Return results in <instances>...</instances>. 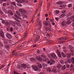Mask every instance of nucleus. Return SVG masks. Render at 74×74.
Wrapping results in <instances>:
<instances>
[{
	"label": "nucleus",
	"instance_id": "09e8293b",
	"mask_svg": "<svg viewBox=\"0 0 74 74\" xmlns=\"http://www.w3.org/2000/svg\"><path fill=\"white\" fill-rule=\"evenodd\" d=\"M64 39L65 40H67L68 39V37H66L64 38Z\"/></svg>",
	"mask_w": 74,
	"mask_h": 74
},
{
	"label": "nucleus",
	"instance_id": "4468645a",
	"mask_svg": "<svg viewBox=\"0 0 74 74\" xmlns=\"http://www.w3.org/2000/svg\"><path fill=\"white\" fill-rule=\"evenodd\" d=\"M62 67V65L61 64H58L57 65V68H58L59 69V68H60Z\"/></svg>",
	"mask_w": 74,
	"mask_h": 74
},
{
	"label": "nucleus",
	"instance_id": "ea45409f",
	"mask_svg": "<svg viewBox=\"0 0 74 74\" xmlns=\"http://www.w3.org/2000/svg\"><path fill=\"white\" fill-rule=\"evenodd\" d=\"M67 62L69 63H70V59H68L67 60Z\"/></svg>",
	"mask_w": 74,
	"mask_h": 74
},
{
	"label": "nucleus",
	"instance_id": "a19ab883",
	"mask_svg": "<svg viewBox=\"0 0 74 74\" xmlns=\"http://www.w3.org/2000/svg\"><path fill=\"white\" fill-rule=\"evenodd\" d=\"M42 60V59L41 58H39V59L38 60L39 62H41Z\"/></svg>",
	"mask_w": 74,
	"mask_h": 74
},
{
	"label": "nucleus",
	"instance_id": "8fccbe9b",
	"mask_svg": "<svg viewBox=\"0 0 74 74\" xmlns=\"http://www.w3.org/2000/svg\"><path fill=\"white\" fill-rule=\"evenodd\" d=\"M30 42V41H26V42L25 43V44L26 43H27L28 44H29Z\"/></svg>",
	"mask_w": 74,
	"mask_h": 74
},
{
	"label": "nucleus",
	"instance_id": "9d476101",
	"mask_svg": "<svg viewBox=\"0 0 74 74\" xmlns=\"http://www.w3.org/2000/svg\"><path fill=\"white\" fill-rule=\"evenodd\" d=\"M9 5H10V4L8 3H3V6L4 7H6V6Z\"/></svg>",
	"mask_w": 74,
	"mask_h": 74
},
{
	"label": "nucleus",
	"instance_id": "13d9d810",
	"mask_svg": "<svg viewBox=\"0 0 74 74\" xmlns=\"http://www.w3.org/2000/svg\"><path fill=\"white\" fill-rule=\"evenodd\" d=\"M55 18L56 21H58L59 19V18Z\"/></svg>",
	"mask_w": 74,
	"mask_h": 74
},
{
	"label": "nucleus",
	"instance_id": "6e6d98bb",
	"mask_svg": "<svg viewBox=\"0 0 74 74\" xmlns=\"http://www.w3.org/2000/svg\"><path fill=\"white\" fill-rule=\"evenodd\" d=\"M2 23H5V21L4 20H2Z\"/></svg>",
	"mask_w": 74,
	"mask_h": 74
},
{
	"label": "nucleus",
	"instance_id": "2f4dec72",
	"mask_svg": "<svg viewBox=\"0 0 74 74\" xmlns=\"http://www.w3.org/2000/svg\"><path fill=\"white\" fill-rule=\"evenodd\" d=\"M42 66L43 67H47V64H45L44 63L43 64H42Z\"/></svg>",
	"mask_w": 74,
	"mask_h": 74
},
{
	"label": "nucleus",
	"instance_id": "423d86ee",
	"mask_svg": "<svg viewBox=\"0 0 74 74\" xmlns=\"http://www.w3.org/2000/svg\"><path fill=\"white\" fill-rule=\"evenodd\" d=\"M0 35L2 38H4V35L3 32V31H0Z\"/></svg>",
	"mask_w": 74,
	"mask_h": 74
},
{
	"label": "nucleus",
	"instance_id": "f8f14e48",
	"mask_svg": "<svg viewBox=\"0 0 74 74\" xmlns=\"http://www.w3.org/2000/svg\"><path fill=\"white\" fill-rule=\"evenodd\" d=\"M67 24L65 22L63 21L62 22V25L63 26H65Z\"/></svg>",
	"mask_w": 74,
	"mask_h": 74
},
{
	"label": "nucleus",
	"instance_id": "cd10ccee",
	"mask_svg": "<svg viewBox=\"0 0 74 74\" xmlns=\"http://www.w3.org/2000/svg\"><path fill=\"white\" fill-rule=\"evenodd\" d=\"M64 16H65V14H63L60 16V18H63Z\"/></svg>",
	"mask_w": 74,
	"mask_h": 74
},
{
	"label": "nucleus",
	"instance_id": "a18cd8bd",
	"mask_svg": "<svg viewBox=\"0 0 74 74\" xmlns=\"http://www.w3.org/2000/svg\"><path fill=\"white\" fill-rule=\"evenodd\" d=\"M66 65V67H67V68H69L70 67V65L67 64Z\"/></svg>",
	"mask_w": 74,
	"mask_h": 74
},
{
	"label": "nucleus",
	"instance_id": "4be33fe9",
	"mask_svg": "<svg viewBox=\"0 0 74 74\" xmlns=\"http://www.w3.org/2000/svg\"><path fill=\"white\" fill-rule=\"evenodd\" d=\"M44 25H45L46 26H48V22L46 21L44 23Z\"/></svg>",
	"mask_w": 74,
	"mask_h": 74
},
{
	"label": "nucleus",
	"instance_id": "4c0bfd02",
	"mask_svg": "<svg viewBox=\"0 0 74 74\" xmlns=\"http://www.w3.org/2000/svg\"><path fill=\"white\" fill-rule=\"evenodd\" d=\"M46 36L47 37H48V38H49V37H50V35H49V34H46Z\"/></svg>",
	"mask_w": 74,
	"mask_h": 74
},
{
	"label": "nucleus",
	"instance_id": "39448f33",
	"mask_svg": "<svg viewBox=\"0 0 74 74\" xmlns=\"http://www.w3.org/2000/svg\"><path fill=\"white\" fill-rule=\"evenodd\" d=\"M32 69L34 70L35 71H38V68L36 66H34L32 67Z\"/></svg>",
	"mask_w": 74,
	"mask_h": 74
},
{
	"label": "nucleus",
	"instance_id": "9b49d317",
	"mask_svg": "<svg viewBox=\"0 0 74 74\" xmlns=\"http://www.w3.org/2000/svg\"><path fill=\"white\" fill-rule=\"evenodd\" d=\"M21 67L24 69H26V65L24 64H21Z\"/></svg>",
	"mask_w": 74,
	"mask_h": 74
},
{
	"label": "nucleus",
	"instance_id": "a211bd4d",
	"mask_svg": "<svg viewBox=\"0 0 74 74\" xmlns=\"http://www.w3.org/2000/svg\"><path fill=\"white\" fill-rule=\"evenodd\" d=\"M71 59H72V60H71V62H72L73 64H74V58H71Z\"/></svg>",
	"mask_w": 74,
	"mask_h": 74
},
{
	"label": "nucleus",
	"instance_id": "6ab92c4d",
	"mask_svg": "<svg viewBox=\"0 0 74 74\" xmlns=\"http://www.w3.org/2000/svg\"><path fill=\"white\" fill-rule=\"evenodd\" d=\"M7 37L9 39H11L12 38V36L10 35H7Z\"/></svg>",
	"mask_w": 74,
	"mask_h": 74
},
{
	"label": "nucleus",
	"instance_id": "aec40b11",
	"mask_svg": "<svg viewBox=\"0 0 74 74\" xmlns=\"http://www.w3.org/2000/svg\"><path fill=\"white\" fill-rule=\"evenodd\" d=\"M38 66H39V68H42V65L40 64V63H38Z\"/></svg>",
	"mask_w": 74,
	"mask_h": 74
},
{
	"label": "nucleus",
	"instance_id": "c85d7f7f",
	"mask_svg": "<svg viewBox=\"0 0 74 74\" xmlns=\"http://www.w3.org/2000/svg\"><path fill=\"white\" fill-rule=\"evenodd\" d=\"M56 14H58L59 13V11L58 10H56L55 11Z\"/></svg>",
	"mask_w": 74,
	"mask_h": 74
},
{
	"label": "nucleus",
	"instance_id": "6e6552de",
	"mask_svg": "<svg viewBox=\"0 0 74 74\" xmlns=\"http://www.w3.org/2000/svg\"><path fill=\"white\" fill-rule=\"evenodd\" d=\"M37 21H38V22L39 25L41 27V26L42 25H41V21H40V20L39 19V18H37Z\"/></svg>",
	"mask_w": 74,
	"mask_h": 74
},
{
	"label": "nucleus",
	"instance_id": "0e129e2a",
	"mask_svg": "<svg viewBox=\"0 0 74 74\" xmlns=\"http://www.w3.org/2000/svg\"><path fill=\"white\" fill-rule=\"evenodd\" d=\"M67 15L68 16H70V15H71V13H69Z\"/></svg>",
	"mask_w": 74,
	"mask_h": 74
},
{
	"label": "nucleus",
	"instance_id": "c9c22d12",
	"mask_svg": "<svg viewBox=\"0 0 74 74\" xmlns=\"http://www.w3.org/2000/svg\"><path fill=\"white\" fill-rule=\"evenodd\" d=\"M60 62L61 64H63V63L64 62L63 61V60H60Z\"/></svg>",
	"mask_w": 74,
	"mask_h": 74
},
{
	"label": "nucleus",
	"instance_id": "1a4fd4ad",
	"mask_svg": "<svg viewBox=\"0 0 74 74\" xmlns=\"http://www.w3.org/2000/svg\"><path fill=\"white\" fill-rule=\"evenodd\" d=\"M64 2L62 1H61V2H58L56 3L57 4H58L59 5H60L61 4H64Z\"/></svg>",
	"mask_w": 74,
	"mask_h": 74
},
{
	"label": "nucleus",
	"instance_id": "774afa93",
	"mask_svg": "<svg viewBox=\"0 0 74 74\" xmlns=\"http://www.w3.org/2000/svg\"><path fill=\"white\" fill-rule=\"evenodd\" d=\"M8 42L9 43H10V44L12 43V41L11 40H9Z\"/></svg>",
	"mask_w": 74,
	"mask_h": 74
},
{
	"label": "nucleus",
	"instance_id": "e2e57ef3",
	"mask_svg": "<svg viewBox=\"0 0 74 74\" xmlns=\"http://www.w3.org/2000/svg\"><path fill=\"white\" fill-rule=\"evenodd\" d=\"M18 6H19V7H22V5L21 4H18Z\"/></svg>",
	"mask_w": 74,
	"mask_h": 74
},
{
	"label": "nucleus",
	"instance_id": "c756f323",
	"mask_svg": "<svg viewBox=\"0 0 74 74\" xmlns=\"http://www.w3.org/2000/svg\"><path fill=\"white\" fill-rule=\"evenodd\" d=\"M16 1L18 3H21V0H16Z\"/></svg>",
	"mask_w": 74,
	"mask_h": 74
},
{
	"label": "nucleus",
	"instance_id": "4d7b16f0",
	"mask_svg": "<svg viewBox=\"0 0 74 74\" xmlns=\"http://www.w3.org/2000/svg\"><path fill=\"white\" fill-rule=\"evenodd\" d=\"M5 47H6V48H10V47L9 46L7 45L5 46Z\"/></svg>",
	"mask_w": 74,
	"mask_h": 74
},
{
	"label": "nucleus",
	"instance_id": "338daca9",
	"mask_svg": "<svg viewBox=\"0 0 74 74\" xmlns=\"http://www.w3.org/2000/svg\"><path fill=\"white\" fill-rule=\"evenodd\" d=\"M23 17H25V18H27V16L26 15H25L24 16H23Z\"/></svg>",
	"mask_w": 74,
	"mask_h": 74
},
{
	"label": "nucleus",
	"instance_id": "f03ea898",
	"mask_svg": "<svg viewBox=\"0 0 74 74\" xmlns=\"http://www.w3.org/2000/svg\"><path fill=\"white\" fill-rule=\"evenodd\" d=\"M19 11L22 15H24L25 13H26V11L22 9H19Z\"/></svg>",
	"mask_w": 74,
	"mask_h": 74
},
{
	"label": "nucleus",
	"instance_id": "20e7f679",
	"mask_svg": "<svg viewBox=\"0 0 74 74\" xmlns=\"http://www.w3.org/2000/svg\"><path fill=\"white\" fill-rule=\"evenodd\" d=\"M50 55L51 56V57H52V58H53V59H58L57 56H56V55H55V54L51 53L50 54Z\"/></svg>",
	"mask_w": 74,
	"mask_h": 74
},
{
	"label": "nucleus",
	"instance_id": "7ed1b4c3",
	"mask_svg": "<svg viewBox=\"0 0 74 74\" xmlns=\"http://www.w3.org/2000/svg\"><path fill=\"white\" fill-rule=\"evenodd\" d=\"M27 32H26L25 33H24L23 35V38L21 40L23 41V40H25L26 37H27Z\"/></svg>",
	"mask_w": 74,
	"mask_h": 74
},
{
	"label": "nucleus",
	"instance_id": "de8ad7c7",
	"mask_svg": "<svg viewBox=\"0 0 74 74\" xmlns=\"http://www.w3.org/2000/svg\"><path fill=\"white\" fill-rule=\"evenodd\" d=\"M58 55L60 58H61L62 57V56H61V54H60H60H58Z\"/></svg>",
	"mask_w": 74,
	"mask_h": 74
},
{
	"label": "nucleus",
	"instance_id": "dca6fc26",
	"mask_svg": "<svg viewBox=\"0 0 74 74\" xmlns=\"http://www.w3.org/2000/svg\"><path fill=\"white\" fill-rule=\"evenodd\" d=\"M67 58H68V59L70 58H71V55L70 54H67Z\"/></svg>",
	"mask_w": 74,
	"mask_h": 74
},
{
	"label": "nucleus",
	"instance_id": "79ce46f5",
	"mask_svg": "<svg viewBox=\"0 0 74 74\" xmlns=\"http://www.w3.org/2000/svg\"><path fill=\"white\" fill-rule=\"evenodd\" d=\"M64 52H67V49L64 48Z\"/></svg>",
	"mask_w": 74,
	"mask_h": 74
},
{
	"label": "nucleus",
	"instance_id": "72a5a7b5",
	"mask_svg": "<svg viewBox=\"0 0 74 74\" xmlns=\"http://www.w3.org/2000/svg\"><path fill=\"white\" fill-rule=\"evenodd\" d=\"M72 7V4H69L68 5V7L69 8H70V7Z\"/></svg>",
	"mask_w": 74,
	"mask_h": 74
},
{
	"label": "nucleus",
	"instance_id": "b1692460",
	"mask_svg": "<svg viewBox=\"0 0 74 74\" xmlns=\"http://www.w3.org/2000/svg\"><path fill=\"white\" fill-rule=\"evenodd\" d=\"M51 63H55V61L54 60L51 59Z\"/></svg>",
	"mask_w": 74,
	"mask_h": 74
},
{
	"label": "nucleus",
	"instance_id": "bf43d9fd",
	"mask_svg": "<svg viewBox=\"0 0 74 74\" xmlns=\"http://www.w3.org/2000/svg\"><path fill=\"white\" fill-rule=\"evenodd\" d=\"M44 60H48V58H44Z\"/></svg>",
	"mask_w": 74,
	"mask_h": 74
},
{
	"label": "nucleus",
	"instance_id": "5fc2aeb1",
	"mask_svg": "<svg viewBox=\"0 0 74 74\" xmlns=\"http://www.w3.org/2000/svg\"><path fill=\"white\" fill-rule=\"evenodd\" d=\"M10 15H13V13L12 12H11L10 13Z\"/></svg>",
	"mask_w": 74,
	"mask_h": 74
},
{
	"label": "nucleus",
	"instance_id": "2eb2a0df",
	"mask_svg": "<svg viewBox=\"0 0 74 74\" xmlns=\"http://www.w3.org/2000/svg\"><path fill=\"white\" fill-rule=\"evenodd\" d=\"M61 55L63 58H66V56L62 52H61Z\"/></svg>",
	"mask_w": 74,
	"mask_h": 74
},
{
	"label": "nucleus",
	"instance_id": "3c124183",
	"mask_svg": "<svg viewBox=\"0 0 74 74\" xmlns=\"http://www.w3.org/2000/svg\"><path fill=\"white\" fill-rule=\"evenodd\" d=\"M1 1H3V2H6L7 1V0H0Z\"/></svg>",
	"mask_w": 74,
	"mask_h": 74
},
{
	"label": "nucleus",
	"instance_id": "473e14b6",
	"mask_svg": "<svg viewBox=\"0 0 74 74\" xmlns=\"http://www.w3.org/2000/svg\"><path fill=\"white\" fill-rule=\"evenodd\" d=\"M34 18H35V16H34L32 19L31 20V22H32V23H33L34 22V21L33 20V19H34Z\"/></svg>",
	"mask_w": 74,
	"mask_h": 74
},
{
	"label": "nucleus",
	"instance_id": "a878e982",
	"mask_svg": "<svg viewBox=\"0 0 74 74\" xmlns=\"http://www.w3.org/2000/svg\"><path fill=\"white\" fill-rule=\"evenodd\" d=\"M16 14L18 15H19V16H21V15H20V14L19 12L16 11Z\"/></svg>",
	"mask_w": 74,
	"mask_h": 74
},
{
	"label": "nucleus",
	"instance_id": "bb28decb",
	"mask_svg": "<svg viewBox=\"0 0 74 74\" xmlns=\"http://www.w3.org/2000/svg\"><path fill=\"white\" fill-rule=\"evenodd\" d=\"M15 51V50H14V51H13L12 54L13 55H16L17 54L16 53L14 52Z\"/></svg>",
	"mask_w": 74,
	"mask_h": 74
},
{
	"label": "nucleus",
	"instance_id": "412c9836",
	"mask_svg": "<svg viewBox=\"0 0 74 74\" xmlns=\"http://www.w3.org/2000/svg\"><path fill=\"white\" fill-rule=\"evenodd\" d=\"M5 24L7 26H8V27H10V23L8 22H6L5 23Z\"/></svg>",
	"mask_w": 74,
	"mask_h": 74
},
{
	"label": "nucleus",
	"instance_id": "37998d69",
	"mask_svg": "<svg viewBox=\"0 0 74 74\" xmlns=\"http://www.w3.org/2000/svg\"><path fill=\"white\" fill-rule=\"evenodd\" d=\"M26 1V0H21V3H23V2H25Z\"/></svg>",
	"mask_w": 74,
	"mask_h": 74
},
{
	"label": "nucleus",
	"instance_id": "69168bd1",
	"mask_svg": "<svg viewBox=\"0 0 74 74\" xmlns=\"http://www.w3.org/2000/svg\"><path fill=\"white\" fill-rule=\"evenodd\" d=\"M53 19L50 20V21L51 22H53Z\"/></svg>",
	"mask_w": 74,
	"mask_h": 74
},
{
	"label": "nucleus",
	"instance_id": "393cba45",
	"mask_svg": "<svg viewBox=\"0 0 74 74\" xmlns=\"http://www.w3.org/2000/svg\"><path fill=\"white\" fill-rule=\"evenodd\" d=\"M14 16L15 17H16V18H18V19H21V18L20 17H19V16H18L17 15H16V14H15L14 15Z\"/></svg>",
	"mask_w": 74,
	"mask_h": 74
},
{
	"label": "nucleus",
	"instance_id": "c03bdc74",
	"mask_svg": "<svg viewBox=\"0 0 74 74\" xmlns=\"http://www.w3.org/2000/svg\"><path fill=\"white\" fill-rule=\"evenodd\" d=\"M66 69V68L65 67H64L63 66H62V69L63 70H65Z\"/></svg>",
	"mask_w": 74,
	"mask_h": 74
},
{
	"label": "nucleus",
	"instance_id": "603ef678",
	"mask_svg": "<svg viewBox=\"0 0 74 74\" xmlns=\"http://www.w3.org/2000/svg\"><path fill=\"white\" fill-rule=\"evenodd\" d=\"M10 31H11V32H12L13 31V29H12V27L10 28Z\"/></svg>",
	"mask_w": 74,
	"mask_h": 74
},
{
	"label": "nucleus",
	"instance_id": "58836bf2",
	"mask_svg": "<svg viewBox=\"0 0 74 74\" xmlns=\"http://www.w3.org/2000/svg\"><path fill=\"white\" fill-rule=\"evenodd\" d=\"M57 53L58 55V54L60 53V51L58 50H57Z\"/></svg>",
	"mask_w": 74,
	"mask_h": 74
},
{
	"label": "nucleus",
	"instance_id": "f704fd0d",
	"mask_svg": "<svg viewBox=\"0 0 74 74\" xmlns=\"http://www.w3.org/2000/svg\"><path fill=\"white\" fill-rule=\"evenodd\" d=\"M13 26L14 27L15 29H16V30H18V28L15 25H14Z\"/></svg>",
	"mask_w": 74,
	"mask_h": 74
},
{
	"label": "nucleus",
	"instance_id": "f3484780",
	"mask_svg": "<svg viewBox=\"0 0 74 74\" xmlns=\"http://www.w3.org/2000/svg\"><path fill=\"white\" fill-rule=\"evenodd\" d=\"M71 52H70V54L71 55L73 56L74 55V53H73V51H74V50H71Z\"/></svg>",
	"mask_w": 74,
	"mask_h": 74
},
{
	"label": "nucleus",
	"instance_id": "864d4df0",
	"mask_svg": "<svg viewBox=\"0 0 74 74\" xmlns=\"http://www.w3.org/2000/svg\"><path fill=\"white\" fill-rule=\"evenodd\" d=\"M72 17L73 19L72 21H74V15H73L72 16Z\"/></svg>",
	"mask_w": 74,
	"mask_h": 74
},
{
	"label": "nucleus",
	"instance_id": "49530a36",
	"mask_svg": "<svg viewBox=\"0 0 74 74\" xmlns=\"http://www.w3.org/2000/svg\"><path fill=\"white\" fill-rule=\"evenodd\" d=\"M36 59H37V60H38L40 58V57H39V56H37V57H36Z\"/></svg>",
	"mask_w": 74,
	"mask_h": 74
},
{
	"label": "nucleus",
	"instance_id": "052dcab7",
	"mask_svg": "<svg viewBox=\"0 0 74 74\" xmlns=\"http://www.w3.org/2000/svg\"><path fill=\"white\" fill-rule=\"evenodd\" d=\"M48 71H49V72H51V69H48Z\"/></svg>",
	"mask_w": 74,
	"mask_h": 74
},
{
	"label": "nucleus",
	"instance_id": "e433bc0d",
	"mask_svg": "<svg viewBox=\"0 0 74 74\" xmlns=\"http://www.w3.org/2000/svg\"><path fill=\"white\" fill-rule=\"evenodd\" d=\"M60 7H61L62 8H65V7H66V5H63L61 6H60Z\"/></svg>",
	"mask_w": 74,
	"mask_h": 74
},
{
	"label": "nucleus",
	"instance_id": "5701e85b",
	"mask_svg": "<svg viewBox=\"0 0 74 74\" xmlns=\"http://www.w3.org/2000/svg\"><path fill=\"white\" fill-rule=\"evenodd\" d=\"M71 23V21H67L66 23V24H67L68 25H69V24H70Z\"/></svg>",
	"mask_w": 74,
	"mask_h": 74
},
{
	"label": "nucleus",
	"instance_id": "ddd939ff",
	"mask_svg": "<svg viewBox=\"0 0 74 74\" xmlns=\"http://www.w3.org/2000/svg\"><path fill=\"white\" fill-rule=\"evenodd\" d=\"M69 47L70 49H71V50H70V51L71 50H74V47H73L72 45H69Z\"/></svg>",
	"mask_w": 74,
	"mask_h": 74
},
{
	"label": "nucleus",
	"instance_id": "7c9ffc66",
	"mask_svg": "<svg viewBox=\"0 0 74 74\" xmlns=\"http://www.w3.org/2000/svg\"><path fill=\"white\" fill-rule=\"evenodd\" d=\"M30 60L31 61H33L34 60H35V59L33 58H30Z\"/></svg>",
	"mask_w": 74,
	"mask_h": 74
},
{
	"label": "nucleus",
	"instance_id": "f257e3e1",
	"mask_svg": "<svg viewBox=\"0 0 74 74\" xmlns=\"http://www.w3.org/2000/svg\"><path fill=\"white\" fill-rule=\"evenodd\" d=\"M34 36L35 37H36L37 36L35 40V42H37V41H38V40L40 39V36L38 35V31L37 30V29H36L35 30Z\"/></svg>",
	"mask_w": 74,
	"mask_h": 74
},
{
	"label": "nucleus",
	"instance_id": "0eeeda50",
	"mask_svg": "<svg viewBox=\"0 0 74 74\" xmlns=\"http://www.w3.org/2000/svg\"><path fill=\"white\" fill-rule=\"evenodd\" d=\"M23 43H22L21 45L20 46H19L17 48V49H22L23 48Z\"/></svg>",
	"mask_w": 74,
	"mask_h": 74
},
{
	"label": "nucleus",
	"instance_id": "680f3d73",
	"mask_svg": "<svg viewBox=\"0 0 74 74\" xmlns=\"http://www.w3.org/2000/svg\"><path fill=\"white\" fill-rule=\"evenodd\" d=\"M12 4H13V5H16V4H15L14 2H12Z\"/></svg>",
	"mask_w": 74,
	"mask_h": 74
}]
</instances>
